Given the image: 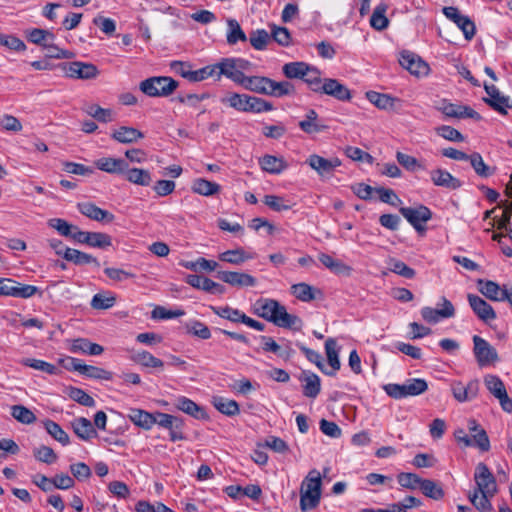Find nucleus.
I'll list each match as a JSON object with an SVG mask.
<instances>
[{
  "label": "nucleus",
  "mask_w": 512,
  "mask_h": 512,
  "mask_svg": "<svg viewBox=\"0 0 512 512\" xmlns=\"http://www.w3.org/2000/svg\"><path fill=\"white\" fill-rule=\"evenodd\" d=\"M419 488L426 497H429L433 500H440L444 497V491L442 487L433 480L422 479Z\"/></svg>",
  "instance_id": "de8ad7c7"
},
{
  "label": "nucleus",
  "mask_w": 512,
  "mask_h": 512,
  "mask_svg": "<svg viewBox=\"0 0 512 512\" xmlns=\"http://www.w3.org/2000/svg\"><path fill=\"white\" fill-rule=\"evenodd\" d=\"M213 405L219 412L227 416H235L240 413L239 405L235 400L224 397H214Z\"/></svg>",
  "instance_id": "37998d69"
},
{
  "label": "nucleus",
  "mask_w": 512,
  "mask_h": 512,
  "mask_svg": "<svg viewBox=\"0 0 512 512\" xmlns=\"http://www.w3.org/2000/svg\"><path fill=\"white\" fill-rule=\"evenodd\" d=\"M400 65L412 75L424 76L429 72V66L418 55L410 51H403L400 54Z\"/></svg>",
  "instance_id": "9d476101"
},
{
  "label": "nucleus",
  "mask_w": 512,
  "mask_h": 512,
  "mask_svg": "<svg viewBox=\"0 0 512 512\" xmlns=\"http://www.w3.org/2000/svg\"><path fill=\"white\" fill-rule=\"evenodd\" d=\"M468 430L471 433L473 446L479 448L481 451L486 452L490 449V440L486 431L477 423L476 420L470 419L468 421Z\"/></svg>",
  "instance_id": "f3484780"
},
{
  "label": "nucleus",
  "mask_w": 512,
  "mask_h": 512,
  "mask_svg": "<svg viewBox=\"0 0 512 512\" xmlns=\"http://www.w3.org/2000/svg\"><path fill=\"white\" fill-rule=\"evenodd\" d=\"M66 74L71 78L90 80L99 75V70L92 63L74 61L67 64Z\"/></svg>",
  "instance_id": "4468645a"
},
{
  "label": "nucleus",
  "mask_w": 512,
  "mask_h": 512,
  "mask_svg": "<svg viewBox=\"0 0 512 512\" xmlns=\"http://www.w3.org/2000/svg\"><path fill=\"white\" fill-rule=\"evenodd\" d=\"M250 44L256 50H264L271 41L270 34L264 29L252 31L249 37Z\"/></svg>",
  "instance_id": "13d9d810"
},
{
  "label": "nucleus",
  "mask_w": 512,
  "mask_h": 512,
  "mask_svg": "<svg viewBox=\"0 0 512 512\" xmlns=\"http://www.w3.org/2000/svg\"><path fill=\"white\" fill-rule=\"evenodd\" d=\"M484 384L488 391L496 398L507 392L503 381L496 375H486L484 377Z\"/></svg>",
  "instance_id": "5fc2aeb1"
},
{
  "label": "nucleus",
  "mask_w": 512,
  "mask_h": 512,
  "mask_svg": "<svg viewBox=\"0 0 512 512\" xmlns=\"http://www.w3.org/2000/svg\"><path fill=\"white\" fill-rule=\"evenodd\" d=\"M317 120V112L314 109H310L307 111L305 119L299 122V127L307 134L319 133L327 129L326 125L319 124Z\"/></svg>",
  "instance_id": "c756f323"
},
{
  "label": "nucleus",
  "mask_w": 512,
  "mask_h": 512,
  "mask_svg": "<svg viewBox=\"0 0 512 512\" xmlns=\"http://www.w3.org/2000/svg\"><path fill=\"white\" fill-rule=\"evenodd\" d=\"M306 163L317 172L321 178H331L334 170L341 165L338 158L326 159L317 154L310 155Z\"/></svg>",
  "instance_id": "0eeeda50"
},
{
  "label": "nucleus",
  "mask_w": 512,
  "mask_h": 512,
  "mask_svg": "<svg viewBox=\"0 0 512 512\" xmlns=\"http://www.w3.org/2000/svg\"><path fill=\"white\" fill-rule=\"evenodd\" d=\"M320 75L321 73L317 68L309 65V70L302 80L307 83L313 92L318 93L324 82Z\"/></svg>",
  "instance_id": "680f3d73"
},
{
  "label": "nucleus",
  "mask_w": 512,
  "mask_h": 512,
  "mask_svg": "<svg viewBox=\"0 0 512 512\" xmlns=\"http://www.w3.org/2000/svg\"><path fill=\"white\" fill-rule=\"evenodd\" d=\"M318 93L331 96L342 102L350 101L352 98L350 89L334 78H324Z\"/></svg>",
  "instance_id": "1a4fd4ad"
},
{
  "label": "nucleus",
  "mask_w": 512,
  "mask_h": 512,
  "mask_svg": "<svg viewBox=\"0 0 512 512\" xmlns=\"http://www.w3.org/2000/svg\"><path fill=\"white\" fill-rule=\"evenodd\" d=\"M325 351L331 370L324 369V373L328 376H334L341 366L338 355L337 342L334 338H328L326 340Z\"/></svg>",
  "instance_id": "5701e85b"
},
{
  "label": "nucleus",
  "mask_w": 512,
  "mask_h": 512,
  "mask_svg": "<svg viewBox=\"0 0 512 512\" xmlns=\"http://www.w3.org/2000/svg\"><path fill=\"white\" fill-rule=\"evenodd\" d=\"M26 36L29 42L43 48L55 39V35L52 32L40 28H33L27 31Z\"/></svg>",
  "instance_id": "58836bf2"
},
{
  "label": "nucleus",
  "mask_w": 512,
  "mask_h": 512,
  "mask_svg": "<svg viewBox=\"0 0 512 512\" xmlns=\"http://www.w3.org/2000/svg\"><path fill=\"white\" fill-rule=\"evenodd\" d=\"M399 211L420 235L425 233V223L432 218V211L427 206L401 207Z\"/></svg>",
  "instance_id": "20e7f679"
},
{
  "label": "nucleus",
  "mask_w": 512,
  "mask_h": 512,
  "mask_svg": "<svg viewBox=\"0 0 512 512\" xmlns=\"http://www.w3.org/2000/svg\"><path fill=\"white\" fill-rule=\"evenodd\" d=\"M385 392L394 399H402L409 396H418L428 390L426 380L421 378H411L403 384L389 383L384 386Z\"/></svg>",
  "instance_id": "7ed1b4c3"
},
{
  "label": "nucleus",
  "mask_w": 512,
  "mask_h": 512,
  "mask_svg": "<svg viewBox=\"0 0 512 512\" xmlns=\"http://www.w3.org/2000/svg\"><path fill=\"white\" fill-rule=\"evenodd\" d=\"M473 353L479 367H486L499 360L496 349L484 338L474 335Z\"/></svg>",
  "instance_id": "39448f33"
},
{
  "label": "nucleus",
  "mask_w": 512,
  "mask_h": 512,
  "mask_svg": "<svg viewBox=\"0 0 512 512\" xmlns=\"http://www.w3.org/2000/svg\"><path fill=\"white\" fill-rule=\"evenodd\" d=\"M85 112L99 122L107 123L112 121L113 112L111 109H105L97 104H89L85 107Z\"/></svg>",
  "instance_id": "864d4df0"
},
{
  "label": "nucleus",
  "mask_w": 512,
  "mask_h": 512,
  "mask_svg": "<svg viewBox=\"0 0 512 512\" xmlns=\"http://www.w3.org/2000/svg\"><path fill=\"white\" fill-rule=\"evenodd\" d=\"M65 260L72 262L75 265L94 264L96 267L100 266V263L97 258L90 254L73 248H70V250H66Z\"/></svg>",
  "instance_id": "e433bc0d"
},
{
  "label": "nucleus",
  "mask_w": 512,
  "mask_h": 512,
  "mask_svg": "<svg viewBox=\"0 0 512 512\" xmlns=\"http://www.w3.org/2000/svg\"><path fill=\"white\" fill-rule=\"evenodd\" d=\"M132 359L134 362L143 367L155 369H163L164 367V362L161 359L153 356L148 351L137 352L133 355Z\"/></svg>",
  "instance_id": "79ce46f5"
},
{
  "label": "nucleus",
  "mask_w": 512,
  "mask_h": 512,
  "mask_svg": "<svg viewBox=\"0 0 512 512\" xmlns=\"http://www.w3.org/2000/svg\"><path fill=\"white\" fill-rule=\"evenodd\" d=\"M175 406L180 411L196 419H205L207 417L205 410L189 398L183 396L177 398Z\"/></svg>",
  "instance_id": "393cba45"
},
{
  "label": "nucleus",
  "mask_w": 512,
  "mask_h": 512,
  "mask_svg": "<svg viewBox=\"0 0 512 512\" xmlns=\"http://www.w3.org/2000/svg\"><path fill=\"white\" fill-rule=\"evenodd\" d=\"M279 302L270 298H261L258 299L254 304V313L265 319L266 321L271 322V316L275 315L276 309L275 306H278Z\"/></svg>",
  "instance_id": "cd10ccee"
},
{
  "label": "nucleus",
  "mask_w": 512,
  "mask_h": 512,
  "mask_svg": "<svg viewBox=\"0 0 512 512\" xmlns=\"http://www.w3.org/2000/svg\"><path fill=\"white\" fill-rule=\"evenodd\" d=\"M291 293L302 302H311L316 299L317 294H321V291L307 283L302 282L293 284L291 286Z\"/></svg>",
  "instance_id": "c85d7f7f"
},
{
  "label": "nucleus",
  "mask_w": 512,
  "mask_h": 512,
  "mask_svg": "<svg viewBox=\"0 0 512 512\" xmlns=\"http://www.w3.org/2000/svg\"><path fill=\"white\" fill-rule=\"evenodd\" d=\"M126 180L140 186H149L152 182L151 173L142 168H127L124 172Z\"/></svg>",
  "instance_id": "7c9ffc66"
},
{
  "label": "nucleus",
  "mask_w": 512,
  "mask_h": 512,
  "mask_svg": "<svg viewBox=\"0 0 512 512\" xmlns=\"http://www.w3.org/2000/svg\"><path fill=\"white\" fill-rule=\"evenodd\" d=\"M269 86V96L284 97L295 94L294 85L289 81L276 82L271 79Z\"/></svg>",
  "instance_id": "09e8293b"
},
{
  "label": "nucleus",
  "mask_w": 512,
  "mask_h": 512,
  "mask_svg": "<svg viewBox=\"0 0 512 512\" xmlns=\"http://www.w3.org/2000/svg\"><path fill=\"white\" fill-rule=\"evenodd\" d=\"M11 415L15 420L26 425L32 424L37 420L35 414L23 405L11 406Z\"/></svg>",
  "instance_id": "8fccbe9b"
},
{
  "label": "nucleus",
  "mask_w": 512,
  "mask_h": 512,
  "mask_svg": "<svg viewBox=\"0 0 512 512\" xmlns=\"http://www.w3.org/2000/svg\"><path fill=\"white\" fill-rule=\"evenodd\" d=\"M248 259H251V256L246 255L242 248L227 250L219 254V260L234 265H240Z\"/></svg>",
  "instance_id": "3c124183"
},
{
  "label": "nucleus",
  "mask_w": 512,
  "mask_h": 512,
  "mask_svg": "<svg viewBox=\"0 0 512 512\" xmlns=\"http://www.w3.org/2000/svg\"><path fill=\"white\" fill-rule=\"evenodd\" d=\"M275 309V315L271 316V323L275 326L293 330L302 328V320L298 316L288 313L286 307L280 302L278 306H275Z\"/></svg>",
  "instance_id": "9b49d317"
},
{
  "label": "nucleus",
  "mask_w": 512,
  "mask_h": 512,
  "mask_svg": "<svg viewBox=\"0 0 512 512\" xmlns=\"http://www.w3.org/2000/svg\"><path fill=\"white\" fill-rule=\"evenodd\" d=\"M271 79L264 76H244L240 85L255 93L268 95Z\"/></svg>",
  "instance_id": "412c9836"
},
{
  "label": "nucleus",
  "mask_w": 512,
  "mask_h": 512,
  "mask_svg": "<svg viewBox=\"0 0 512 512\" xmlns=\"http://www.w3.org/2000/svg\"><path fill=\"white\" fill-rule=\"evenodd\" d=\"M388 5L384 2L379 3L373 10L370 18V25L378 31L386 29L389 25V20L386 17Z\"/></svg>",
  "instance_id": "2f4dec72"
},
{
  "label": "nucleus",
  "mask_w": 512,
  "mask_h": 512,
  "mask_svg": "<svg viewBox=\"0 0 512 512\" xmlns=\"http://www.w3.org/2000/svg\"><path fill=\"white\" fill-rule=\"evenodd\" d=\"M397 480L400 486H402L403 488L414 490L417 487H420V482L422 481V478L415 473L402 472L398 474Z\"/></svg>",
  "instance_id": "774afa93"
},
{
  "label": "nucleus",
  "mask_w": 512,
  "mask_h": 512,
  "mask_svg": "<svg viewBox=\"0 0 512 512\" xmlns=\"http://www.w3.org/2000/svg\"><path fill=\"white\" fill-rule=\"evenodd\" d=\"M303 394L309 398H316L321 390L320 378L314 373L304 374L301 378Z\"/></svg>",
  "instance_id": "c9c22d12"
},
{
  "label": "nucleus",
  "mask_w": 512,
  "mask_h": 512,
  "mask_svg": "<svg viewBox=\"0 0 512 512\" xmlns=\"http://www.w3.org/2000/svg\"><path fill=\"white\" fill-rule=\"evenodd\" d=\"M69 397L75 402L86 407H94L96 404L93 397L80 388L71 387L69 390Z\"/></svg>",
  "instance_id": "0e129e2a"
},
{
  "label": "nucleus",
  "mask_w": 512,
  "mask_h": 512,
  "mask_svg": "<svg viewBox=\"0 0 512 512\" xmlns=\"http://www.w3.org/2000/svg\"><path fill=\"white\" fill-rule=\"evenodd\" d=\"M309 70V64L305 62L286 63L283 68V74L289 79H303Z\"/></svg>",
  "instance_id": "c03bdc74"
},
{
  "label": "nucleus",
  "mask_w": 512,
  "mask_h": 512,
  "mask_svg": "<svg viewBox=\"0 0 512 512\" xmlns=\"http://www.w3.org/2000/svg\"><path fill=\"white\" fill-rule=\"evenodd\" d=\"M129 419L137 426L149 430L155 424L154 414L141 409H130Z\"/></svg>",
  "instance_id": "f704fd0d"
},
{
  "label": "nucleus",
  "mask_w": 512,
  "mask_h": 512,
  "mask_svg": "<svg viewBox=\"0 0 512 512\" xmlns=\"http://www.w3.org/2000/svg\"><path fill=\"white\" fill-rule=\"evenodd\" d=\"M87 245L95 248H107L112 245L111 236L102 232H90Z\"/></svg>",
  "instance_id": "e2e57ef3"
},
{
  "label": "nucleus",
  "mask_w": 512,
  "mask_h": 512,
  "mask_svg": "<svg viewBox=\"0 0 512 512\" xmlns=\"http://www.w3.org/2000/svg\"><path fill=\"white\" fill-rule=\"evenodd\" d=\"M246 112L261 113L271 111L273 109L272 103L258 97L247 95Z\"/></svg>",
  "instance_id": "6e6d98bb"
},
{
  "label": "nucleus",
  "mask_w": 512,
  "mask_h": 512,
  "mask_svg": "<svg viewBox=\"0 0 512 512\" xmlns=\"http://www.w3.org/2000/svg\"><path fill=\"white\" fill-rule=\"evenodd\" d=\"M71 425L74 433L84 441H89L98 435L92 422L85 417L74 419Z\"/></svg>",
  "instance_id": "4be33fe9"
},
{
  "label": "nucleus",
  "mask_w": 512,
  "mask_h": 512,
  "mask_svg": "<svg viewBox=\"0 0 512 512\" xmlns=\"http://www.w3.org/2000/svg\"><path fill=\"white\" fill-rule=\"evenodd\" d=\"M247 100V95L232 93L221 99V102L224 104H228L230 107L238 110L246 112L247 104L245 102Z\"/></svg>",
  "instance_id": "338daca9"
},
{
  "label": "nucleus",
  "mask_w": 512,
  "mask_h": 512,
  "mask_svg": "<svg viewBox=\"0 0 512 512\" xmlns=\"http://www.w3.org/2000/svg\"><path fill=\"white\" fill-rule=\"evenodd\" d=\"M366 98L370 103L375 105L377 108L382 110H388L393 108L396 98L391 97L388 94H382L376 91L366 92Z\"/></svg>",
  "instance_id": "a19ab883"
},
{
  "label": "nucleus",
  "mask_w": 512,
  "mask_h": 512,
  "mask_svg": "<svg viewBox=\"0 0 512 512\" xmlns=\"http://www.w3.org/2000/svg\"><path fill=\"white\" fill-rule=\"evenodd\" d=\"M478 290L486 298L492 301H503L507 286L501 287L491 280H478Z\"/></svg>",
  "instance_id": "6ab92c4d"
},
{
  "label": "nucleus",
  "mask_w": 512,
  "mask_h": 512,
  "mask_svg": "<svg viewBox=\"0 0 512 512\" xmlns=\"http://www.w3.org/2000/svg\"><path fill=\"white\" fill-rule=\"evenodd\" d=\"M186 331L200 339L207 340L211 337L210 329L198 320L190 321L186 324Z\"/></svg>",
  "instance_id": "052dcab7"
},
{
  "label": "nucleus",
  "mask_w": 512,
  "mask_h": 512,
  "mask_svg": "<svg viewBox=\"0 0 512 512\" xmlns=\"http://www.w3.org/2000/svg\"><path fill=\"white\" fill-rule=\"evenodd\" d=\"M79 212L91 220L110 223L115 216L107 210L101 209L93 203L85 202L77 205Z\"/></svg>",
  "instance_id": "dca6fc26"
},
{
  "label": "nucleus",
  "mask_w": 512,
  "mask_h": 512,
  "mask_svg": "<svg viewBox=\"0 0 512 512\" xmlns=\"http://www.w3.org/2000/svg\"><path fill=\"white\" fill-rule=\"evenodd\" d=\"M43 425L47 433L63 446H66L70 443L69 435L61 428L59 424L50 419H47L43 422Z\"/></svg>",
  "instance_id": "a18cd8bd"
},
{
  "label": "nucleus",
  "mask_w": 512,
  "mask_h": 512,
  "mask_svg": "<svg viewBox=\"0 0 512 512\" xmlns=\"http://www.w3.org/2000/svg\"><path fill=\"white\" fill-rule=\"evenodd\" d=\"M231 61H235V58H222L221 61L217 63V79H220L223 75L240 85L245 75L238 71L236 65L232 64Z\"/></svg>",
  "instance_id": "a211bd4d"
},
{
  "label": "nucleus",
  "mask_w": 512,
  "mask_h": 512,
  "mask_svg": "<svg viewBox=\"0 0 512 512\" xmlns=\"http://www.w3.org/2000/svg\"><path fill=\"white\" fill-rule=\"evenodd\" d=\"M467 299L471 309L481 321L490 323L496 319V312L484 299L475 294H468Z\"/></svg>",
  "instance_id": "ddd939ff"
},
{
  "label": "nucleus",
  "mask_w": 512,
  "mask_h": 512,
  "mask_svg": "<svg viewBox=\"0 0 512 512\" xmlns=\"http://www.w3.org/2000/svg\"><path fill=\"white\" fill-rule=\"evenodd\" d=\"M192 190L203 196H211L220 191V185L203 178H198L194 180Z\"/></svg>",
  "instance_id": "49530a36"
},
{
  "label": "nucleus",
  "mask_w": 512,
  "mask_h": 512,
  "mask_svg": "<svg viewBox=\"0 0 512 512\" xmlns=\"http://www.w3.org/2000/svg\"><path fill=\"white\" fill-rule=\"evenodd\" d=\"M82 375L93 378V379H101V380H112L113 373L110 371H107L103 368L83 364L81 373Z\"/></svg>",
  "instance_id": "bf43d9fd"
},
{
  "label": "nucleus",
  "mask_w": 512,
  "mask_h": 512,
  "mask_svg": "<svg viewBox=\"0 0 512 512\" xmlns=\"http://www.w3.org/2000/svg\"><path fill=\"white\" fill-rule=\"evenodd\" d=\"M474 480L477 488L474 491L480 493H494L497 492V484L494 475L484 463H479L476 466Z\"/></svg>",
  "instance_id": "6e6552de"
},
{
  "label": "nucleus",
  "mask_w": 512,
  "mask_h": 512,
  "mask_svg": "<svg viewBox=\"0 0 512 512\" xmlns=\"http://www.w3.org/2000/svg\"><path fill=\"white\" fill-rule=\"evenodd\" d=\"M226 40L229 45H235L238 42H246L247 36L241 28L239 22L235 19H227Z\"/></svg>",
  "instance_id": "473e14b6"
},
{
  "label": "nucleus",
  "mask_w": 512,
  "mask_h": 512,
  "mask_svg": "<svg viewBox=\"0 0 512 512\" xmlns=\"http://www.w3.org/2000/svg\"><path fill=\"white\" fill-rule=\"evenodd\" d=\"M318 259L323 266L335 274L349 276L352 272V268L349 265L343 263L341 260L333 258L331 255L321 253L318 256Z\"/></svg>",
  "instance_id": "a878e982"
},
{
  "label": "nucleus",
  "mask_w": 512,
  "mask_h": 512,
  "mask_svg": "<svg viewBox=\"0 0 512 512\" xmlns=\"http://www.w3.org/2000/svg\"><path fill=\"white\" fill-rule=\"evenodd\" d=\"M388 264L391 272L406 279H412L416 275V272L413 268H410L403 261L396 258H390Z\"/></svg>",
  "instance_id": "4d7b16f0"
},
{
  "label": "nucleus",
  "mask_w": 512,
  "mask_h": 512,
  "mask_svg": "<svg viewBox=\"0 0 512 512\" xmlns=\"http://www.w3.org/2000/svg\"><path fill=\"white\" fill-rule=\"evenodd\" d=\"M484 89L488 97L483 98V101L498 113L507 115V108L512 109L510 98L501 94L499 89L493 84L485 83Z\"/></svg>",
  "instance_id": "423d86ee"
},
{
  "label": "nucleus",
  "mask_w": 512,
  "mask_h": 512,
  "mask_svg": "<svg viewBox=\"0 0 512 512\" xmlns=\"http://www.w3.org/2000/svg\"><path fill=\"white\" fill-rule=\"evenodd\" d=\"M111 137L119 143L130 144L144 137V134L136 128L121 126L114 130Z\"/></svg>",
  "instance_id": "b1692460"
},
{
  "label": "nucleus",
  "mask_w": 512,
  "mask_h": 512,
  "mask_svg": "<svg viewBox=\"0 0 512 512\" xmlns=\"http://www.w3.org/2000/svg\"><path fill=\"white\" fill-rule=\"evenodd\" d=\"M211 310L221 318L227 319L233 323H241L244 313L241 312L239 309H234L229 306L225 307H215L211 306Z\"/></svg>",
  "instance_id": "603ef678"
},
{
  "label": "nucleus",
  "mask_w": 512,
  "mask_h": 512,
  "mask_svg": "<svg viewBox=\"0 0 512 512\" xmlns=\"http://www.w3.org/2000/svg\"><path fill=\"white\" fill-rule=\"evenodd\" d=\"M430 178L432 183L438 187L457 190L462 186V182L458 178L442 168L431 170Z\"/></svg>",
  "instance_id": "2eb2a0df"
},
{
  "label": "nucleus",
  "mask_w": 512,
  "mask_h": 512,
  "mask_svg": "<svg viewBox=\"0 0 512 512\" xmlns=\"http://www.w3.org/2000/svg\"><path fill=\"white\" fill-rule=\"evenodd\" d=\"M96 167L109 174H124L128 163L121 158L102 157L95 162Z\"/></svg>",
  "instance_id": "aec40b11"
},
{
  "label": "nucleus",
  "mask_w": 512,
  "mask_h": 512,
  "mask_svg": "<svg viewBox=\"0 0 512 512\" xmlns=\"http://www.w3.org/2000/svg\"><path fill=\"white\" fill-rule=\"evenodd\" d=\"M179 87L178 81L168 76L149 77L139 84V89L149 97H168Z\"/></svg>",
  "instance_id": "f03ea898"
},
{
  "label": "nucleus",
  "mask_w": 512,
  "mask_h": 512,
  "mask_svg": "<svg viewBox=\"0 0 512 512\" xmlns=\"http://www.w3.org/2000/svg\"><path fill=\"white\" fill-rule=\"evenodd\" d=\"M321 475L316 469L311 470L300 489V509L303 512L316 508L321 498Z\"/></svg>",
  "instance_id": "f257e3e1"
},
{
  "label": "nucleus",
  "mask_w": 512,
  "mask_h": 512,
  "mask_svg": "<svg viewBox=\"0 0 512 512\" xmlns=\"http://www.w3.org/2000/svg\"><path fill=\"white\" fill-rule=\"evenodd\" d=\"M216 277L221 281L237 288L253 287L257 280L248 273L236 271H218Z\"/></svg>",
  "instance_id": "f8f14e48"
},
{
  "label": "nucleus",
  "mask_w": 512,
  "mask_h": 512,
  "mask_svg": "<svg viewBox=\"0 0 512 512\" xmlns=\"http://www.w3.org/2000/svg\"><path fill=\"white\" fill-rule=\"evenodd\" d=\"M494 493H480L474 491L469 494V500L473 506L480 512H491L493 510L491 504V498L494 497Z\"/></svg>",
  "instance_id": "4c0bfd02"
},
{
  "label": "nucleus",
  "mask_w": 512,
  "mask_h": 512,
  "mask_svg": "<svg viewBox=\"0 0 512 512\" xmlns=\"http://www.w3.org/2000/svg\"><path fill=\"white\" fill-rule=\"evenodd\" d=\"M34 457L43 463L52 464L57 460V455L51 447L41 445L33 450Z\"/></svg>",
  "instance_id": "69168bd1"
},
{
  "label": "nucleus",
  "mask_w": 512,
  "mask_h": 512,
  "mask_svg": "<svg viewBox=\"0 0 512 512\" xmlns=\"http://www.w3.org/2000/svg\"><path fill=\"white\" fill-rule=\"evenodd\" d=\"M468 161L470 162L475 173L482 178H487L495 173L496 168L485 164L482 156L477 152L469 155Z\"/></svg>",
  "instance_id": "ea45409f"
},
{
  "label": "nucleus",
  "mask_w": 512,
  "mask_h": 512,
  "mask_svg": "<svg viewBox=\"0 0 512 512\" xmlns=\"http://www.w3.org/2000/svg\"><path fill=\"white\" fill-rule=\"evenodd\" d=\"M259 164L264 171L271 174H279L287 168V164L282 158L268 154L259 159Z\"/></svg>",
  "instance_id": "72a5a7b5"
},
{
  "label": "nucleus",
  "mask_w": 512,
  "mask_h": 512,
  "mask_svg": "<svg viewBox=\"0 0 512 512\" xmlns=\"http://www.w3.org/2000/svg\"><path fill=\"white\" fill-rule=\"evenodd\" d=\"M70 351L72 353H84L88 355H100L103 353L104 348L97 344L92 343L86 338H77L73 340Z\"/></svg>",
  "instance_id": "bb28decb"
}]
</instances>
